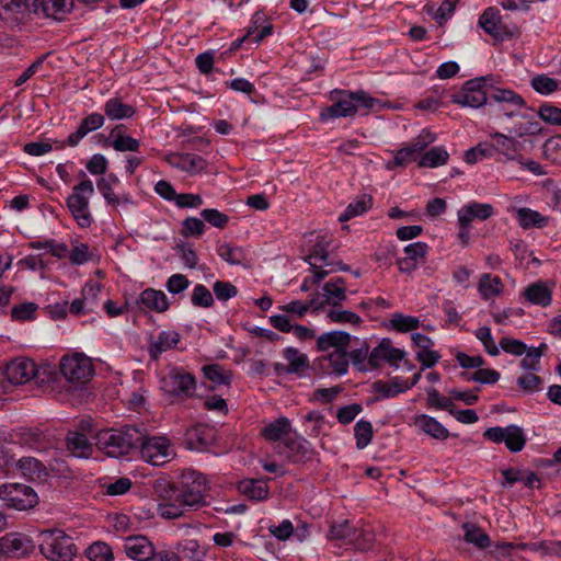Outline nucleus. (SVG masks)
<instances>
[{"label":"nucleus","mask_w":561,"mask_h":561,"mask_svg":"<svg viewBox=\"0 0 561 561\" xmlns=\"http://www.w3.org/2000/svg\"><path fill=\"white\" fill-rule=\"evenodd\" d=\"M208 480L203 473L184 470L178 482L167 479L154 481L153 491L160 500L158 512L165 519L181 517L185 508L197 510L206 505V493L209 490Z\"/></svg>","instance_id":"1"},{"label":"nucleus","mask_w":561,"mask_h":561,"mask_svg":"<svg viewBox=\"0 0 561 561\" xmlns=\"http://www.w3.org/2000/svg\"><path fill=\"white\" fill-rule=\"evenodd\" d=\"M141 434L133 426L105 430L96 435L98 447L107 456L119 458L127 455L140 442Z\"/></svg>","instance_id":"2"},{"label":"nucleus","mask_w":561,"mask_h":561,"mask_svg":"<svg viewBox=\"0 0 561 561\" xmlns=\"http://www.w3.org/2000/svg\"><path fill=\"white\" fill-rule=\"evenodd\" d=\"M38 538L39 551L49 561H71L77 554L73 538L61 529L42 530Z\"/></svg>","instance_id":"3"},{"label":"nucleus","mask_w":561,"mask_h":561,"mask_svg":"<svg viewBox=\"0 0 561 561\" xmlns=\"http://www.w3.org/2000/svg\"><path fill=\"white\" fill-rule=\"evenodd\" d=\"M492 88V76L467 80L458 92L450 95V102L463 107H482L490 99L489 89Z\"/></svg>","instance_id":"4"},{"label":"nucleus","mask_w":561,"mask_h":561,"mask_svg":"<svg viewBox=\"0 0 561 561\" xmlns=\"http://www.w3.org/2000/svg\"><path fill=\"white\" fill-rule=\"evenodd\" d=\"M93 194V183L85 179L72 187V193L67 198V207L81 228H88L93 222L89 208L90 198Z\"/></svg>","instance_id":"5"},{"label":"nucleus","mask_w":561,"mask_h":561,"mask_svg":"<svg viewBox=\"0 0 561 561\" xmlns=\"http://www.w3.org/2000/svg\"><path fill=\"white\" fill-rule=\"evenodd\" d=\"M160 389L171 397L191 398L196 390V380L183 368L173 367L161 376Z\"/></svg>","instance_id":"6"},{"label":"nucleus","mask_w":561,"mask_h":561,"mask_svg":"<svg viewBox=\"0 0 561 561\" xmlns=\"http://www.w3.org/2000/svg\"><path fill=\"white\" fill-rule=\"evenodd\" d=\"M436 140V136L424 128L422 131L412 139L405 147L394 151L393 159L386 163L388 170L396 168L407 167L408 164L416 161L424 149Z\"/></svg>","instance_id":"7"},{"label":"nucleus","mask_w":561,"mask_h":561,"mask_svg":"<svg viewBox=\"0 0 561 561\" xmlns=\"http://www.w3.org/2000/svg\"><path fill=\"white\" fill-rule=\"evenodd\" d=\"M138 444L141 458L152 466H163L174 456L170 440L167 437L141 435Z\"/></svg>","instance_id":"8"},{"label":"nucleus","mask_w":561,"mask_h":561,"mask_svg":"<svg viewBox=\"0 0 561 561\" xmlns=\"http://www.w3.org/2000/svg\"><path fill=\"white\" fill-rule=\"evenodd\" d=\"M0 500L8 507L25 511L34 507L38 502L36 492L22 483H5L0 486Z\"/></svg>","instance_id":"9"},{"label":"nucleus","mask_w":561,"mask_h":561,"mask_svg":"<svg viewBox=\"0 0 561 561\" xmlns=\"http://www.w3.org/2000/svg\"><path fill=\"white\" fill-rule=\"evenodd\" d=\"M60 373L68 382L78 387L90 380L93 375V367L88 357L76 354L62 357Z\"/></svg>","instance_id":"10"},{"label":"nucleus","mask_w":561,"mask_h":561,"mask_svg":"<svg viewBox=\"0 0 561 561\" xmlns=\"http://www.w3.org/2000/svg\"><path fill=\"white\" fill-rule=\"evenodd\" d=\"M276 453L290 463H305L316 456L311 443L300 435L280 442L276 446Z\"/></svg>","instance_id":"11"},{"label":"nucleus","mask_w":561,"mask_h":561,"mask_svg":"<svg viewBox=\"0 0 561 561\" xmlns=\"http://www.w3.org/2000/svg\"><path fill=\"white\" fill-rule=\"evenodd\" d=\"M483 437L492 443H504L506 448L512 453L520 451L526 444L524 430L515 424L506 427L494 426L483 432Z\"/></svg>","instance_id":"12"},{"label":"nucleus","mask_w":561,"mask_h":561,"mask_svg":"<svg viewBox=\"0 0 561 561\" xmlns=\"http://www.w3.org/2000/svg\"><path fill=\"white\" fill-rule=\"evenodd\" d=\"M352 93L350 90L334 89L330 92L329 99L332 104L321 112L323 121L351 117L356 115Z\"/></svg>","instance_id":"13"},{"label":"nucleus","mask_w":561,"mask_h":561,"mask_svg":"<svg viewBox=\"0 0 561 561\" xmlns=\"http://www.w3.org/2000/svg\"><path fill=\"white\" fill-rule=\"evenodd\" d=\"M34 550L33 540L22 533H9L0 538V554L8 558H23Z\"/></svg>","instance_id":"14"},{"label":"nucleus","mask_w":561,"mask_h":561,"mask_svg":"<svg viewBox=\"0 0 561 561\" xmlns=\"http://www.w3.org/2000/svg\"><path fill=\"white\" fill-rule=\"evenodd\" d=\"M215 430L206 424H196L184 434L183 444L190 450L206 451L215 443Z\"/></svg>","instance_id":"15"},{"label":"nucleus","mask_w":561,"mask_h":561,"mask_svg":"<svg viewBox=\"0 0 561 561\" xmlns=\"http://www.w3.org/2000/svg\"><path fill=\"white\" fill-rule=\"evenodd\" d=\"M4 376L12 385H23L37 376V367L33 360L25 357H18L7 365Z\"/></svg>","instance_id":"16"},{"label":"nucleus","mask_w":561,"mask_h":561,"mask_svg":"<svg viewBox=\"0 0 561 561\" xmlns=\"http://www.w3.org/2000/svg\"><path fill=\"white\" fill-rule=\"evenodd\" d=\"M404 355V351L392 346L390 339H383L376 347L371 350L368 357V367L370 369L378 368L383 362L391 366L398 367V363L403 359Z\"/></svg>","instance_id":"17"},{"label":"nucleus","mask_w":561,"mask_h":561,"mask_svg":"<svg viewBox=\"0 0 561 561\" xmlns=\"http://www.w3.org/2000/svg\"><path fill=\"white\" fill-rule=\"evenodd\" d=\"M491 137L494 140L495 152L500 154L497 159L500 162H522L520 151L523 150V142L518 141L513 136H507L499 131L491 134Z\"/></svg>","instance_id":"18"},{"label":"nucleus","mask_w":561,"mask_h":561,"mask_svg":"<svg viewBox=\"0 0 561 561\" xmlns=\"http://www.w3.org/2000/svg\"><path fill=\"white\" fill-rule=\"evenodd\" d=\"M123 548L127 557L136 561H150L154 556L153 543L142 535L128 536L124 539Z\"/></svg>","instance_id":"19"},{"label":"nucleus","mask_w":561,"mask_h":561,"mask_svg":"<svg viewBox=\"0 0 561 561\" xmlns=\"http://www.w3.org/2000/svg\"><path fill=\"white\" fill-rule=\"evenodd\" d=\"M105 123V116L100 113H91L83 117L76 131L71 133L68 138L60 144V148L65 146L76 147L90 133L100 129Z\"/></svg>","instance_id":"20"},{"label":"nucleus","mask_w":561,"mask_h":561,"mask_svg":"<svg viewBox=\"0 0 561 561\" xmlns=\"http://www.w3.org/2000/svg\"><path fill=\"white\" fill-rule=\"evenodd\" d=\"M165 161L173 168L190 174H197L207 167L206 160L196 153H171Z\"/></svg>","instance_id":"21"},{"label":"nucleus","mask_w":561,"mask_h":561,"mask_svg":"<svg viewBox=\"0 0 561 561\" xmlns=\"http://www.w3.org/2000/svg\"><path fill=\"white\" fill-rule=\"evenodd\" d=\"M136 304L142 310L154 311L158 313H163L170 308V301L167 295L162 290L154 288L144 289L139 294Z\"/></svg>","instance_id":"22"},{"label":"nucleus","mask_w":561,"mask_h":561,"mask_svg":"<svg viewBox=\"0 0 561 561\" xmlns=\"http://www.w3.org/2000/svg\"><path fill=\"white\" fill-rule=\"evenodd\" d=\"M330 243L331 239L325 236L318 237L317 242L312 245L310 253L305 259L311 271H316L317 268L324 270V267L333 265V262L329 261Z\"/></svg>","instance_id":"23"},{"label":"nucleus","mask_w":561,"mask_h":561,"mask_svg":"<svg viewBox=\"0 0 561 561\" xmlns=\"http://www.w3.org/2000/svg\"><path fill=\"white\" fill-rule=\"evenodd\" d=\"M479 26L489 35L496 41H503L504 35L503 27L501 26V14L500 11L494 7L486 8L479 18Z\"/></svg>","instance_id":"24"},{"label":"nucleus","mask_w":561,"mask_h":561,"mask_svg":"<svg viewBox=\"0 0 561 561\" xmlns=\"http://www.w3.org/2000/svg\"><path fill=\"white\" fill-rule=\"evenodd\" d=\"M273 24L267 15L262 11H256L250 21V25L247 28V33L253 38V44H260L264 38L272 35Z\"/></svg>","instance_id":"25"},{"label":"nucleus","mask_w":561,"mask_h":561,"mask_svg":"<svg viewBox=\"0 0 561 561\" xmlns=\"http://www.w3.org/2000/svg\"><path fill=\"white\" fill-rule=\"evenodd\" d=\"M291 422L286 416H279L278 419L267 423L262 430L261 435L267 442H283L289 438L291 433Z\"/></svg>","instance_id":"26"},{"label":"nucleus","mask_w":561,"mask_h":561,"mask_svg":"<svg viewBox=\"0 0 561 561\" xmlns=\"http://www.w3.org/2000/svg\"><path fill=\"white\" fill-rule=\"evenodd\" d=\"M522 295L529 304L542 308L550 306L552 302V290L541 280L529 284Z\"/></svg>","instance_id":"27"},{"label":"nucleus","mask_w":561,"mask_h":561,"mask_svg":"<svg viewBox=\"0 0 561 561\" xmlns=\"http://www.w3.org/2000/svg\"><path fill=\"white\" fill-rule=\"evenodd\" d=\"M68 451L77 458H89L93 453V445L89 438L77 431H70L66 436Z\"/></svg>","instance_id":"28"},{"label":"nucleus","mask_w":561,"mask_h":561,"mask_svg":"<svg viewBox=\"0 0 561 561\" xmlns=\"http://www.w3.org/2000/svg\"><path fill=\"white\" fill-rule=\"evenodd\" d=\"M352 344V336L344 331L325 332L317 337V346L320 351L348 350Z\"/></svg>","instance_id":"29"},{"label":"nucleus","mask_w":561,"mask_h":561,"mask_svg":"<svg viewBox=\"0 0 561 561\" xmlns=\"http://www.w3.org/2000/svg\"><path fill=\"white\" fill-rule=\"evenodd\" d=\"M515 218L522 229H542L548 226L549 217L529 207H519L515 209Z\"/></svg>","instance_id":"30"},{"label":"nucleus","mask_w":561,"mask_h":561,"mask_svg":"<svg viewBox=\"0 0 561 561\" xmlns=\"http://www.w3.org/2000/svg\"><path fill=\"white\" fill-rule=\"evenodd\" d=\"M283 356L287 362V366L291 375L305 377L310 368L309 358L305 353L298 348L288 346L284 350Z\"/></svg>","instance_id":"31"},{"label":"nucleus","mask_w":561,"mask_h":561,"mask_svg":"<svg viewBox=\"0 0 561 561\" xmlns=\"http://www.w3.org/2000/svg\"><path fill=\"white\" fill-rule=\"evenodd\" d=\"M322 290L327 305H330L331 307L340 306L342 301L347 299L346 283L343 277L336 276L331 278L323 285Z\"/></svg>","instance_id":"32"},{"label":"nucleus","mask_w":561,"mask_h":561,"mask_svg":"<svg viewBox=\"0 0 561 561\" xmlns=\"http://www.w3.org/2000/svg\"><path fill=\"white\" fill-rule=\"evenodd\" d=\"M73 8V0H38V14L54 20H62Z\"/></svg>","instance_id":"33"},{"label":"nucleus","mask_w":561,"mask_h":561,"mask_svg":"<svg viewBox=\"0 0 561 561\" xmlns=\"http://www.w3.org/2000/svg\"><path fill=\"white\" fill-rule=\"evenodd\" d=\"M320 364L329 373L343 376L348 370V355L347 350H333L327 356L320 358Z\"/></svg>","instance_id":"34"},{"label":"nucleus","mask_w":561,"mask_h":561,"mask_svg":"<svg viewBox=\"0 0 561 561\" xmlns=\"http://www.w3.org/2000/svg\"><path fill=\"white\" fill-rule=\"evenodd\" d=\"M414 425L435 439L445 440L449 436L448 430L435 417L427 414L417 415L414 420Z\"/></svg>","instance_id":"35"},{"label":"nucleus","mask_w":561,"mask_h":561,"mask_svg":"<svg viewBox=\"0 0 561 561\" xmlns=\"http://www.w3.org/2000/svg\"><path fill=\"white\" fill-rule=\"evenodd\" d=\"M180 342V334L175 331H162L157 339L150 342L148 351L152 359H157L162 353L174 348Z\"/></svg>","instance_id":"36"},{"label":"nucleus","mask_w":561,"mask_h":561,"mask_svg":"<svg viewBox=\"0 0 561 561\" xmlns=\"http://www.w3.org/2000/svg\"><path fill=\"white\" fill-rule=\"evenodd\" d=\"M369 345L366 341H360L356 336H352V344L347 350L348 360L351 359L353 365L360 371L367 370L368 357H369Z\"/></svg>","instance_id":"37"},{"label":"nucleus","mask_w":561,"mask_h":561,"mask_svg":"<svg viewBox=\"0 0 561 561\" xmlns=\"http://www.w3.org/2000/svg\"><path fill=\"white\" fill-rule=\"evenodd\" d=\"M104 116L111 121L127 119L135 115L136 110L133 105L124 103L121 98L108 99L103 106Z\"/></svg>","instance_id":"38"},{"label":"nucleus","mask_w":561,"mask_h":561,"mask_svg":"<svg viewBox=\"0 0 561 561\" xmlns=\"http://www.w3.org/2000/svg\"><path fill=\"white\" fill-rule=\"evenodd\" d=\"M21 473L32 481H45L48 472L42 461L34 457H22L18 461Z\"/></svg>","instance_id":"39"},{"label":"nucleus","mask_w":561,"mask_h":561,"mask_svg":"<svg viewBox=\"0 0 561 561\" xmlns=\"http://www.w3.org/2000/svg\"><path fill=\"white\" fill-rule=\"evenodd\" d=\"M216 252L229 265H245L248 253L244 248L224 242L217 245Z\"/></svg>","instance_id":"40"},{"label":"nucleus","mask_w":561,"mask_h":561,"mask_svg":"<svg viewBox=\"0 0 561 561\" xmlns=\"http://www.w3.org/2000/svg\"><path fill=\"white\" fill-rule=\"evenodd\" d=\"M504 289V284L499 276L482 274L478 284V291L482 299L489 300L500 296Z\"/></svg>","instance_id":"41"},{"label":"nucleus","mask_w":561,"mask_h":561,"mask_svg":"<svg viewBox=\"0 0 561 561\" xmlns=\"http://www.w3.org/2000/svg\"><path fill=\"white\" fill-rule=\"evenodd\" d=\"M239 491L251 500L263 501L268 496V486L264 480L245 479L239 482Z\"/></svg>","instance_id":"42"},{"label":"nucleus","mask_w":561,"mask_h":561,"mask_svg":"<svg viewBox=\"0 0 561 561\" xmlns=\"http://www.w3.org/2000/svg\"><path fill=\"white\" fill-rule=\"evenodd\" d=\"M490 100L499 103L500 105H508L515 108H524V99L513 90L510 89H494L490 93Z\"/></svg>","instance_id":"43"},{"label":"nucleus","mask_w":561,"mask_h":561,"mask_svg":"<svg viewBox=\"0 0 561 561\" xmlns=\"http://www.w3.org/2000/svg\"><path fill=\"white\" fill-rule=\"evenodd\" d=\"M523 121L516 122L510 130L516 137L534 136L541 133L542 127L534 115H520Z\"/></svg>","instance_id":"44"},{"label":"nucleus","mask_w":561,"mask_h":561,"mask_svg":"<svg viewBox=\"0 0 561 561\" xmlns=\"http://www.w3.org/2000/svg\"><path fill=\"white\" fill-rule=\"evenodd\" d=\"M374 392L378 394V399L394 398L405 392L402 380L399 377L392 378L389 382L378 380L373 383Z\"/></svg>","instance_id":"45"},{"label":"nucleus","mask_w":561,"mask_h":561,"mask_svg":"<svg viewBox=\"0 0 561 561\" xmlns=\"http://www.w3.org/2000/svg\"><path fill=\"white\" fill-rule=\"evenodd\" d=\"M0 11L38 14V0H0Z\"/></svg>","instance_id":"46"},{"label":"nucleus","mask_w":561,"mask_h":561,"mask_svg":"<svg viewBox=\"0 0 561 561\" xmlns=\"http://www.w3.org/2000/svg\"><path fill=\"white\" fill-rule=\"evenodd\" d=\"M449 154L443 147H433L421 153L419 165L423 168H437L447 163Z\"/></svg>","instance_id":"47"},{"label":"nucleus","mask_w":561,"mask_h":561,"mask_svg":"<svg viewBox=\"0 0 561 561\" xmlns=\"http://www.w3.org/2000/svg\"><path fill=\"white\" fill-rule=\"evenodd\" d=\"M206 379L211 381L214 386L230 385L232 374L219 364H210L203 367Z\"/></svg>","instance_id":"48"},{"label":"nucleus","mask_w":561,"mask_h":561,"mask_svg":"<svg viewBox=\"0 0 561 561\" xmlns=\"http://www.w3.org/2000/svg\"><path fill=\"white\" fill-rule=\"evenodd\" d=\"M465 530L463 539L468 543L474 545L479 549H485L490 546V537L480 527L466 523L462 526Z\"/></svg>","instance_id":"49"},{"label":"nucleus","mask_w":561,"mask_h":561,"mask_svg":"<svg viewBox=\"0 0 561 561\" xmlns=\"http://www.w3.org/2000/svg\"><path fill=\"white\" fill-rule=\"evenodd\" d=\"M373 204V199L369 196H362L360 198L350 203L344 211L339 216V221L345 222L350 219L360 216L366 213Z\"/></svg>","instance_id":"50"},{"label":"nucleus","mask_w":561,"mask_h":561,"mask_svg":"<svg viewBox=\"0 0 561 561\" xmlns=\"http://www.w3.org/2000/svg\"><path fill=\"white\" fill-rule=\"evenodd\" d=\"M327 318L335 323H350L353 325H359L363 319L355 312L342 309V305L331 307L327 312Z\"/></svg>","instance_id":"51"},{"label":"nucleus","mask_w":561,"mask_h":561,"mask_svg":"<svg viewBox=\"0 0 561 561\" xmlns=\"http://www.w3.org/2000/svg\"><path fill=\"white\" fill-rule=\"evenodd\" d=\"M354 436L356 439V447L358 449L366 448L374 437L373 424L366 420H359L354 426Z\"/></svg>","instance_id":"52"},{"label":"nucleus","mask_w":561,"mask_h":561,"mask_svg":"<svg viewBox=\"0 0 561 561\" xmlns=\"http://www.w3.org/2000/svg\"><path fill=\"white\" fill-rule=\"evenodd\" d=\"M531 88L540 94H551L560 87V81L546 75H537L530 81Z\"/></svg>","instance_id":"53"},{"label":"nucleus","mask_w":561,"mask_h":561,"mask_svg":"<svg viewBox=\"0 0 561 561\" xmlns=\"http://www.w3.org/2000/svg\"><path fill=\"white\" fill-rule=\"evenodd\" d=\"M191 302L194 307L198 308H210L214 306V297L210 290L203 284H197L194 286Z\"/></svg>","instance_id":"54"},{"label":"nucleus","mask_w":561,"mask_h":561,"mask_svg":"<svg viewBox=\"0 0 561 561\" xmlns=\"http://www.w3.org/2000/svg\"><path fill=\"white\" fill-rule=\"evenodd\" d=\"M90 561H113L112 548L103 541L92 543L85 551Z\"/></svg>","instance_id":"55"},{"label":"nucleus","mask_w":561,"mask_h":561,"mask_svg":"<svg viewBox=\"0 0 561 561\" xmlns=\"http://www.w3.org/2000/svg\"><path fill=\"white\" fill-rule=\"evenodd\" d=\"M205 232L204 219L187 217L182 222L181 234L184 238H199Z\"/></svg>","instance_id":"56"},{"label":"nucleus","mask_w":561,"mask_h":561,"mask_svg":"<svg viewBox=\"0 0 561 561\" xmlns=\"http://www.w3.org/2000/svg\"><path fill=\"white\" fill-rule=\"evenodd\" d=\"M428 250L430 247L427 243L417 241L404 247L403 252L405 254L404 257L420 264L425 262Z\"/></svg>","instance_id":"57"},{"label":"nucleus","mask_w":561,"mask_h":561,"mask_svg":"<svg viewBox=\"0 0 561 561\" xmlns=\"http://www.w3.org/2000/svg\"><path fill=\"white\" fill-rule=\"evenodd\" d=\"M330 538L352 541L356 538V529L348 520H343L330 527Z\"/></svg>","instance_id":"58"},{"label":"nucleus","mask_w":561,"mask_h":561,"mask_svg":"<svg viewBox=\"0 0 561 561\" xmlns=\"http://www.w3.org/2000/svg\"><path fill=\"white\" fill-rule=\"evenodd\" d=\"M391 327L399 332H408L419 328L420 320L416 317L393 313L390 320Z\"/></svg>","instance_id":"59"},{"label":"nucleus","mask_w":561,"mask_h":561,"mask_svg":"<svg viewBox=\"0 0 561 561\" xmlns=\"http://www.w3.org/2000/svg\"><path fill=\"white\" fill-rule=\"evenodd\" d=\"M474 336L483 344L485 352L491 356H497L500 350L496 346L489 327H481L474 332Z\"/></svg>","instance_id":"60"},{"label":"nucleus","mask_w":561,"mask_h":561,"mask_svg":"<svg viewBox=\"0 0 561 561\" xmlns=\"http://www.w3.org/2000/svg\"><path fill=\"white\" fill-rule=\"evenodd\" d=\"M201 217L204 221L218 229H224L229 222V216L215 208L203 209Z\"/></svg>","instance_id":"61"},{"label":"nucleus","mask_w":561,"mask_h":561,"mask_svg":"<svg viewBox=\"0 0 561 561\" xmlns=\"http://www.w3.org/2000/svg\"><path fill=\"white\" fill-rule=\"evenodd\" d=\"M213 291L219 301H227L238 295V288L227 280L215 282Z\"/></svg>","instance_id":"62"},{"label":"nucleus","mask_w":561,"mask_h":561,"mask_svg":"<svg viewBox=\"0 0 561 561\" xmlns=\"http://www.w3.org/2000/svg\"><path fill=\"white\" fill-rule=\"evenodd\" d=\"M108 145L119 152H136L140 148V141L138 139L125 135H118L116 139L111 140Z\"/></svg>","instance_id":"63"},{"label":"nucleus","mask_w":561,"mask_h":561,"mask_svg":"<svg viewBox=\"0 0 561 561\" xmlns=\"http://www.w3.org/2000/svg\"><path fill=\"white\" fill-rule=\"evenodd\" d=\"M538 116L545 123L561 126V108L551 104H542L538 110Z\"/></svg>","instance_id":"64"}]
</instances>
